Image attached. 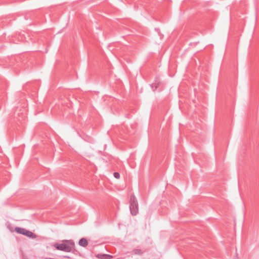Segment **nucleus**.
I'll return each instance as SVG.
<instances>
[{"mask_svg":"<svg viewBox=\"0 0 259 259\" xmlns=\"http://www.w3.org/2000/svg\"><path fill=\"white\" fill-rule=\"evenodd\" d=\"M159 84V82H155V83H153L151 86V88L153 89V91H155V90L158 87V85Z\"/></svg>","mask_w":259,"mask_h":259,"instance_id":"nucleus-7","label":"nucleus"},{"mask_svg":"<svg viewBox=\"0 0 259 259\" xmlns=\"http://www.w3.org/2000/svg\"><path fill=\"white\" fill-rule=\"evenodd\" d=\"M144 251L140 249H134L132 251V254L135 255H142Z\"/></svg>","mask_w":259,"mask_h":259,"instance_id":"nucleus-6","label":"nucleus"},{"mask_svg":"<svg viewBox=\"0 0 259 259\" xmlns=\"http://www.w3.org/2000/svg\"><path fill=\"white\" fill-rule=\"evenodd\" d=\"M15 231L18 234H22L25 236H26L28 237L34 239L36 238V235L34 234L32 232L26 230L25 228H20V227H16L15 228Z\"/></svg>","mask_w":259,"mask_h":259,"instance_id":"nucleus-3","label":"nucleus"},{"mask_svg":"<svg viewBox=\"0 0 259 259\" xmlns=\"http://www.w3.org/2000/svg\"><path fill=\"white\" fill-rule=\"evenodd\" d=\"M97 257L100 259H111L113 257L112 255L107 254H99Z\"/></svg>","mask_w":259,"mask_h":259,"instance_id":"nucleus-5","label":"nucleus"},{"mask_svg":"<svg viewBox=\"0 0 259 259\" xmlns=\"http://www.w3.org/2000/svg\"><path fill=\"white\" fill-rule=\"evenodd\" d=\"M113 175L116 179H119L120 178V174L117 172H114Z\"/></svg>","mask_w":259,"mask_h":259,"instance_id":"nucleus-8","label":"nucleus"},{"mask_svg":"<svg viewBox=\"0 0 259 259\" xmlns=\"http://www.w3.org/2000/svg\"><path fill=\"white\" fill-rule=\"evenodd\" d=\"M130 209L131 214L133 215L137 214L139 211L138 203L134 195L131 196Z\"/></svg>","mask_w":259,"mask_h":259,"instance_id":"nucleus-2","label":"nucleus"},{"mask_svg":"<svg viewBox=\"0 0 259 259\" xmlns=\"http://www.w3.org/2000/svg\"><path fill=\"white\" fill-rule=\"evenodd\" d=\"M63 242L65 243H55L53 246L55 247L57 250L69 252L75 247L74 242L72 240H64Z\"/></svg>","mask_w":259,"mask_h":259,"instance_id":"nucleus-1","label":"nucleus"},{"mask_svg":"<svg viewBox=\"0 0 259 259\" xmlns=\"http://www.w3.org/2000/svg\"><path fill=\"white\" fill-rule=\"evenodd\" d=\"M65 258H70V257L69 256H67V255H65L64 256Z\"/></svg>","mask_w":259,"mask_h":259,"instance_id":"nucleus-9","label":"nucleus"},{"mask_svg":"<svg viewBox=\"0 0 259 259\" xmlns=\"http://www.w3.org/2000/svg\"><path fill=\"white\" fill-rule=\"evenodd\" d=\"M78 244L80 246H82V247H85L86 246H88V241L87 240L84 238H82L81 239H80L78 242Z\"/></svg>","mask_w":259,"mask_h":259,"instance_id":"nucleus-4","label":"nucleus"}]
</instances>
